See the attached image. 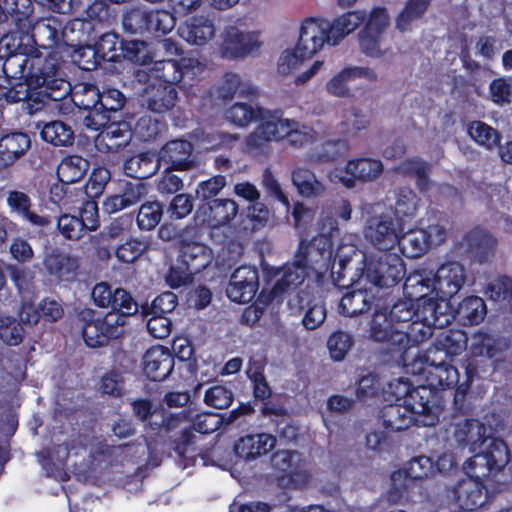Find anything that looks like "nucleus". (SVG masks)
Wrapping results in <instances>:
<instances>
[{"label": "nucleus", "mask_w": 512, "mask_h": 512, "mask_svg": "<svg viewBox=\"0 0 512 512\" xmlns=\"http://www.w3.org/2000/svg\"><path fill=\"white\" fill-rule=\"evenodd\" d=\"M332 256L331 240L326 235H318L310 242L301 241L295 254L298 263L309 269L327 268Z\"/></svg>", "instance_id": "ddd939ff"}, {"label": "nucleus", "mask_w": 512, "mask_h": 512, "mask_svg": "<svg viewBox=\"0 0 512 512\" xmlns=\"http://www.w3.org/2000/svg\"><path fill=\"white\" fill-rule=\"evenodd\" d=\"M147 32L167 34L175 26L174 16L166 10H148Z\"/></svg>", "instance_id": "774afa93"}, {"label": "nucleus", "mask_w": 512, "mask_h": 512, "mask_svg": "<svg viewBox=\"0 0 512 512\" xmlns=\"http://www.w3.org/2000/svg\"><path fill=\"white\" fill-rule=\"evenodd\" d=\"M30 147V139L25 133L15 132L0 138V167L14 164Z\"/></svg>", "instance_id": "cd10ccee"}, {"label": "nucleus", "mask_w": 512, "mask_h": 512, "mask_svg": "<svg viewBox=\"0 0 512 512\" xmlns=\"http://www.w3.org/2000/svg\"><path fill=\"white\" fill-rule=\"evenodd\" d=\"M41 137L54 146L66 147L73 144L74 132L69 125L57 120L46 123L42 127Z\"/></svg>", "instance_id": "c03bdc74"}, {"label": "nucleus", "mask_w": 512, "mask_h": 512, "mask_svg": "<svg viewBox=\"0 0 512 512\" xmlns=\"http://www.w3.org/2000/svg\"><path fill=\"white\" fill-rule=\"evenodd\" d=\"M308 274V269L302 263H298V259L295 257L293 263L287 264L283 268V275L275 283L272 293L274 296H278L292 287H296L301 284Z\"/></svg>", "instance_id": "ea45409f"}, {"label": "nucleus", "mask_w": 512, "mask_h": 512, "mask_svg": "<svg viewBox=\"0 0 512 512\" xmlns=\"http://www.w3.org/2000/svg\"><path fill=\"white\" fill-rule=\"evenodd\" d=\"M73 99L76 105L88 111H100L101 93L93 84L79 85Z\"/></svg>", "instance_id": "bf43d9fd"}, {"label": "nucleus", "mask_w": 512, "mask_h": 512, "mask_svg": "<svg viewBox=\"0 0 512 512\" xmlns=\"http://www.w3.org/2000/svg\"><path fill=\"white\" fill-rule=\"evenodd\" d=\"M420 199L416 193L408 188H400L396 195L395 213L401 218H413L419 208Z\"/></svg>", "instance_id": "4d7b16f0"}, {"label": "nucleus", "mask_w": 512, "mask_h": 512, "mask_svg": "<svg viewBox=\"0 0 512 512\" xmlns=\"http://www.w3.org/2000/svg\"><path fill=\"white\" fill-rule=\"evenodd\" d=\"M31 36L39 47L45 49L53 48L57 44L59 37L57 22L50 19L37 21L32 27Z\"/></svg>", "instance_id": "49530a36"}, {"label": "nucleus", "mask_w": 512, "mask_h": 512, "mask_svg": "<svg viewBox=\"0 0 512 512\" xmlns=\"http://www.w3.org/2000/svg\"><path fill=\"white\" fill-rule=\"evenodd\" d=\"M370 121L366 114L357 107H351L350 110L343 115L340 123L341 131L346 134H357L359 131L367 129Z\"/></svg>", "instance_id": "338daca9"}, {"label": "nucleus", "mask_w": 512, "mask_h": 512, "mask_svg": "<svg viewBox=\"0 0 512 512\" xmlns=\"http://www.w3.org/2000/svg\"><path fill=\"white\" fill-rule=\"evenodd\" d=\"M453 492L459 507L464 510H475L486 501L485 488L482 482L475 479H462Z\"/></svg>", "instance_id": "5701e85b"}, {"label": "nucleus", "mask_w": 512, "mask_h": 512, "mask_svg": "<svg viewBox=\"0 0 512 512\" xmlns=\"http://www.w3.org/2000/svg\"><path fill=\"white\" fill-rule=\"evenodd\" d=\"M373 294L367 290H354L346 293L340 300L339 311L349 317L368 311L371 307Z\"/></svg>", "instance_id": "58836bf2"}, {"label": "nucleus", "mask_w": 512, "mask_h": 512, "mask_svg": "<svg viewBox=\"0 0 512 512\" xmlns=\"http://www.w3.org/2000/svg\"><path fill=\"white\" fill-rule=\"evenodd\" d=\"M89 169V162L81 156L64 158L58 166L57 175L61 182L72 184L80 181Z\"/></svg>", "instance_id": "a19ab883"}, {"label": "nucleus", "mask_w": 512, "mask_h": 512, "mask_svg": "<svg viewBox=\"0 0 512 512\" xmlns=\"http://www.w3.org/2000/svg\"><path fill=\"white\" fill-rule=\"evenodd\" d=\"M43 264L48 274L58 280L72 279L79 267L75 257L55 251L45 255Z\"/></svg>", "instance_id": "2f4dec72"}, {"label": "nucleus", "mask_w": 512, "mask_h": 512, "mask_svg": "<svg viewBox=\"0 0 512 512\" xmlns=\"http://www.w3.org/2000/svg\"><path fill=\"white\" fill-rule=\"evenodd\" d=\"M426 236L419 230H411L407 233L399 235V250L408 258H417L428 250Z\"/></svg>", "instance_id": "8fccbe9b"}, {"label": "nucleus", "mask_w": 512, "mask_h": 512, "mask_svg": "<svg viewBox=\"0 0 512 512\" xmlns=\"http://www.w3.org/2000/svg\"><path fill=\"white\" fill-rule=\"evenodd\" d=\"M32 14L31 0H0V24L11 21L24 31L30 27Z\"/></svg>", "instance_id": "393cba45"}, {"label": "nucleus", "mask_w": 512, "mask_h": 512, "mask_svg": "<svg viewBox=\"0 0 512 512\" xmlns=\"http://www.w3.org/2000/svg\"><path fill=\"white\" fill-rule=\"evenodd\" d=\"M192 151L193 146L189 141L182 139L169 141L159 152V164H167L170 169L188 170L193 165Z\"/></svg>", "instance_id": "dca6fc26"}, {"label": "nucleus", "mask_w": 512, "mask_h": 512, "mask_svg": "<svg viewBox=\"0 0 512 512\" xmlns=\"http://www.w3.org/2000/svg\"><path fill=\"white\" fill-rule=\"evenodd\" d=\"M222 39V53L227 58L246 57L263 44L258 31H244L235 26L226 27Z\"/></svg>", "instance_id": "9d476101"}, {"label": "nucleus", "mask_w": 512, "mask_h": 512, "mask_svg": "<svg viewBox=\"0 0 512 512\" xmlns=\"http://www.w3.org/2000/svg\"><path fill=\"white\" fill-rule=\"evenodd\" d=\"M180 252L191 273L201 272L212 260L210 248L197 240L194 228L185 229L180 235Z\"/></svg>", "instance_id": "f8f14e48"}, {"label": "nucleus", "mask_w": 512, "mask_h": 512, "mask_svg": "<svg viewBox=\"0 0 512 512\" xmlns=\"http://www.w3.org/2000/svg\"><path fill=\"white\" fill-rule=\"evenodd\" d=\"M182 420L192 421L193 429L202 434H208L220 428V415L214 413H202L193 416L189 408L178 415Z\"/></svg>", "instance_id": "5fc2aeb1"}, {"label": "nucleus", "mask_w": 512, "mask_h": 512, "mask_svg": "<svg viewBox=\"0 0 512 512\" xmlns=\"http://www.w3.org/2000/svg\"><path fill=\"white\" fill-rule=\"evenodd\" d=\"M453 314L471 325L478 324L486 315V305L482 298L470 296L463 299Z\"/></svg>", "instance_id": "a18cd8bd"}, {"label": "nucleus", "mask_w": 512, "mask_h": 512, "mask_svg": "<svg viewBox=\"0 0 512 512\" xmlns=\"http://www.w3.org/2000/svg\"><path fill=\"white\" fill-rule=\"evenodd\" d=\"M405 291L409 296L416 298L415 313L417 319L426 321V323L440 329L449 325L454 319V314L446 299L428 297L429 291H421L420 287Z\"/></svg>", "instance_id": "39448f33"}, {"label": "nucleus", "mask_w": 512, "mask_h": 512, "mask_svg": "<svg viewBox=\"0 0 512 512\" xmlns=\"http://www.w3.org/2000/svg\"><path fill=\"white\" fill-rule=\"evenodd\" d=\"M466 282L464 266L457 261H448L440 265L435 274L415 273L405 281V290L421 288L434 292L438 297L448 299L456 295Z\"/></svg>", "instance_id": "f257e3e1"}, {"label": "nucleus", "mask_w": 512, "mask_h": 512, "mask_svg": "<svg viewBox=\"0 0 512 512\" xmlns=\"http://www.w3.org/2000/svg\"><path fill=\"white\" fill-rule=\"evenodd\" d=\"M159 166L158 157L153 153H141L125 160L123 170L129 177L145 179L154 175Z\"/></svg>", "instance_id": "72a5a7b5"}, {"label": "nucleus", "mask_w": 512, "mask_h": 512, "mask_svg": "<svg viewBox=\"0 0 512 512\" xmlns=\"http://www.w3.org/2000/svg\"><path fill=\"white\" fill-rule=\"evenodd\" d=\"M403 385L405 395L403 404L408 407L414 416L415 424L419 426H434L438 421L437 414L433 411L431 405V390L422 386L409 390L407 382H399Z\"/></svg>", "instance_id": "9b49d317"}, {"label": "nucleus", "mask_w": 512, "mask_h": 512, "mask_svg": "<svg viewBox=\"0 0 512 512\" xmlns=\"http://www.w3.org/2000/svg\"><path fill=\"white\" fill-rule=\"evenodd\" d=\"M437 347L443 348L451 357L460 354L467 345V336L461 330H447L436 337Z\"/></svg>", "instance_id": "13d9d810"}, {"label": "nucleus", "mask_w": 512, "mask_h": 512, "mask_svg": "<svg viewBox=\"0 0 512 512\" xmlns=\"http://www.w3.org/2000/svg\"><path fill=\"white\" fill-rule=\"evenodd\" d=\"M154 83L164 85H175L182 79L183 72L176 60H161L153 64Z\"/></svg>", "instance_id": "864d4df0"}, {"label": "nucleus", "mask_w": 512, "mask_h": 512, "mask_svg": "<svg viewBox=\"0 0 512 512\" xmlns=\"http://www.w3.org/2000/svg\"><path fill=\"white\" fill-rule=\"evenodd\" d=\"M24 65L25 75L23 79H28L30 86L43 89L42 92L54 100L61 99L68 94L70 85L58 77V69L54 59L41 60L39 57H33L28 58ZM16 79H22V77Z\"/></svg>", "instance_id": "f03ea898"}, {"label": "nucleus", "mask_w": 512, "mask_h": 512, "mask_svg": "<svg viewBox=\"0 0 512 512\" xmlns=\"http://www.w3.org/2000/svg\"><path fill=\"white\" fill-rule=\"evenodd\" d=\"M384 166L381 160L374 158H360L347 163L345 171L335 169L328 175L332 183H341L347 188L355 186V181L373 182L383 173Z\"/></svg>", "instance_id": "0eeeda50"}, {"label": "nucleus", "mask_w": 512, "mask_h": 512, "mask_svg": "<svg viewBox=\"0 0 512 512\" xmlns=\"http://www.w3.org/2000/svg\"><path fill=\"white\" fill-rule=\"evenodd\" d=\"M360 51L370 58L381 59L391 53L389 48L382 46L383 35L360 29L357 33Z\"/></svg>", "instance_id": "09e8293b"}, {"label": "nucleus", "mask_w": 512, "mask_h": 512, "mask_svg": "<svg viewBox=\"0 0 512 512\" xmlns=\"http://www.w3.org/2000/svg\"><path fill=\"white\" fill-rule=\"evenodd\" d=\"M363 235L378 251L393 250L399 241L394 220L388 214L370 216L365 223Z\"/></svg>", "instance_id": "1a4fd4ad"}, {"label": "nucleus", "mask_w": 512, "mask_h": 512, "mask_svg": "<svg viewBox=\"0 0 512 512\" xmlns=\"http://www.w3.org/2000/svg\"><path fill=\"white\" fill-rule=\"evenodd\" d=\"M7 205L12 211L21 215L35 226L45 227L50 224L49 218L40 216L30 210L31 200L24 192L16 190L9 191L7 194Z\"/></svg>", "instance_id": "4c0bfd02"}, {"label": "nucleus", "mask_w": 512, "mask_h": 512, "mask_svg": "<svg viewBox=\"0 0 512 512\" xmlns=\"http://www.w3.org/2000/svg\"><path fill=\"white\" fill-rule=\"evenodd\" d=\"M238 204L229 198L214 199L201 205L196 212V219L208 227H220L230 223L238 214Z\"/></svg>", "instance_id": "2eb2a0df"}, {"label": "nucleus", "mask_w": 512, "mask_h": 512, "mask_svg": "<svg viewBox=\"0 0 512 512\" xmlns=\"http://www.w3.org/2000/svg\"><path fill=\"white\" fill-rule=\"evenodd\" d=\"M433 328L435 326L426 323V321L414 318L405 329H400V332L394 335L397 350H403L404 353L408 352L407 350L412 346L430 338L433 335Z\"/></svg>", "instance_id": "a878e982"}, {"label": "nucleus", "mask_w": 512, "mask_h": 512, "mask_svg": "<svg viewBox=\"0 0 512 512\" xmlns=\"http://www.w3.org/2000/svg\"><path fill=\"white\" fill-rule=\"evenodd\" d=\"M19 43L12 35H6L0 39V58H5L3 72L11 78L16 79L25 75V61L22 55H17Z\"/></svg>", "instance_id": "bb28decb"}, {"label": "nucleus", "mask_w": 512, "mask_h": 512, "mask_svg": "<svg viewBox=\"0 0 512 512\" xmlns=\"http://www.w3.org/2000/svg\"><path fill=\"white\" fill-rule=\"evenodd\" d=\"M381 418L386 429L399 432L408 429L415 419L404 404H391L382 409Z\"/></svg>", "instance_id": "c9c22d12"}, {"label": "nucleus", "mask_w": 512, "mask_h": 512, "mask_svg": "<svg viewBox=\"0 0 512 512\" xmlns=\"http://www.w3.org/2000/svg\"><path fill=\"white\" fill-rule=\"evenodd\" d=\"M291 180L302 197L315 198L325 193V185L317 179L313 171L305 167L295 165L291 172Z\"/></svg>", "instance_id": "7c9ffc66"}, {"label": "nucleus", "mask_w": 512, "mask_h": 512, "mask_svg": "<svg viewBox=\"0 0 512 512\" xmlns=\"http://www.w3.org/2000/svg\"><path fill=\"white\" fill-rule=\"evenodd\" d=\"M121 45L125 59L139 65H146L151 61L150 51L145 41L134 39L124 41Z\"/></svg>", "instance_id": "0e129e2a"}, {"label": "nucleus", "mask_w": 512, "mask_h": 512, "mask_svg": "<svg viewBox=\"0 0 512 512\" xmlns=\"http://www.w3.org/2000/svg\"><path fill=\"white\" fill-rule=\"evenodd\" d=\"M470 348L476 356L493 358L509 348V341L480 331L473 334Z\"/></svg>", "instance_id": "f704fd0d"}, {"label": "nucleus", "mask_w": 512, "mask_h": 512, "mask_svg": "<svg viewBox=\"0 0 512 512\" xmlns=\"http://www.w3.org/2000/svg\"><path fill=\"white\" fill-rule=\"evenodd\" d=\"M177 96V90L173 85L153 82L145 91L144 102L152 112L164 113L175 106Z\"/></svg>", "instance_id": "412c9836"}, {"label": "nucleus", "mask_w": 512, "mask_h": 512, "mask_svg": "<svg viewBox=\"0 0 512 512\" xmlns=\"http://www.w3.org/2000/svg\"><path fill=\"white\" fill-rule=\"evenodd\" d=\"M425 375L427 385L432 389H450L459 383V372L450 363L426 368Z\"/></svg>", "instance_id": "e433bc0d"}, {"label": "nucleus", "mask_w": 512, "mask_h": 512, "mask_svg": "<svg viewBox=\"0 0 512 512\" xmlns=\"http://www.w3.org/2000/svg\"><path fill=\"white\" fill-rule=\"evenodd\" d=\"M162 206L158 201L143 203L137 215V224L141 230L149 231L155 228L161 221Z\"/></svg>", "instance_id": "680f3d73"}, {"label": "nucleus", "mask_w": 512, "mask_h": 512, "mask_svg": "<svg viewBox=\"0 0 512 512\" xmlns=\"http://www.w3.org/2000/svg\"><path fill=\"white\" fill-rule=\"evenodd\" d=\"M497 240L489 232L474 228L465 232L455 244L458 255L466 256L480 264L494 257Z\"/></svg>", "instance_id": "423d86ee"}, {"label": "nucleus", "mask_w": 512, "mask_h": 512, "mask_svg": "<svg viewBox=\"0 0 512 512\" xmlns=\"http://www.w3.org/2000/svg\"><path fill=\"white\" fill-rule=\"evenodd\" d=\"M258 289V271L251 266H241L231 275L226 288L228 298L236 303L250 302Z\"/></svg>", "instance_id": "4468645a"}, {"label": "nucleus", "mask_w": 512, "mask_h": 512, "mask_svg": "<svg viewBox=\"0 0 512 512\" xmlns=\"http://www.w3.org/2000/svg\"><path fill=\"white\" fill-rule=\"evenodd\" d=\"M348 148V143L344 140L327 141L313 148L308 155V160L317 163L332 162L343 156Z\"/></svg>", "instance_id": "603ef678"}, {"label": "nucleus", "mask_w": 512, "mask_h": 512, "mask_svg": "<svg viewBox=\"0 0 512 512\" xmlns=\"http://www.w3.org/2000/svg\"><path fill=\"white\" fill-rule=\"evenodd\" d=\"M379 251L366 265V275L371 283L380 287H391L405 275V265L402 258L391 252Z\"/></svg>", "instance_id": "20e7f679"}, {"label": "nucleus", "mask_w": 512, "mask_h": 512, "mask_svg": "<svg viewBox=\"0 0 512 512\" xmlns=\"http://www.w3.org/2000/svg\"><path fill=\"white\" fill-rule=\"evenodd\" d=\"M259 119L261 120L259 126L273 141L285 138V136L295 126L294 120L282 118L281 116L268 111L263 112V110L261 111Z\"/></svg>", "instance_id": "37998d69"}, {"label": "nucleus", "mask_w": 512, "mask_h": 512, "mask_svg": "<svg viewBox=\"0 0 512 512\" xmlns=\"http://www.w3.org/2000/svg\"><path fill=\"white\" fill-rule=\"evenodd\" d=\"M143 368L151 380L163 381L174 368V357L162 346L152 347L144 354Z\"/></svg>", "instance_id": "f3484780"}, {"label": "nucleus", "mask_w": 512, "mask_h": 512, "mask_svg": "<svg viewBox=\"0 0 512 512\" xmlns=\"http://www.w3.org/2000/svg\"><path fill=\"white\" fill-rule=\"evenodd\" d=\"M365 20V10H354L343 13L329 22L332 46L337 45L350 33L354 32Z\"/></svg>", "instance_id": "473e14b6"}, {"label": "nucleus", "mask_w": 512, "mask_h": 512, "mask_svg": "<svg viewBox=\"0 0 512 512\" xmlns=\"http://www.w3.org/2000/svg\"><path fill=\"white\" fill-rule=\"evenodd\" d=\"M362 24V30L384 35L390 26V15L385 7H374L369 12L365 11Z\"/></svg>", "instance_id": "e2e57ef3"}, {"label": "nucleus", "mask_w": 512, "mask_h": 512, "mask_svg": "<svg viewBox=\"0 0 512 512\" xmlns=\"http://www.w3.org/2000/svg\"><path fill=\"white\" fill-rule=\"evenodd\" d=\"M179 34L188 43L201 46L214 37L215 26L208 17L195 16L179 28Z\"/></svg>", "instance_id": "b1692460"}, {"label": "nucleus", "mask_w": 512, "mask_h": 512, "mask_svg": "<svg viewBox=\"0 0 512 512\" xmlns=\"http://www.w3.org/2000/svg\"><path fill=\"white\" fill-rule=\"evenodd\" d=\"M467 133L472 140L487 150L498 147L501 134L495 128L482 121H472L467 125Z\"/></svg>", "instance_id": "79ce46f5"}, {"label": "nucleus", "mask_w": 512, "mask_h": 512, "mask_svg": "<svg viewBox=\"0 0 512 512\" xmlns=\"http://www.w3.org/2000/svg\"><path fill=\"white\" fill-rule=\"evenodd\" d=\"M148 194V187L144 183H129L124 192L114 195L104 202L105 210L108 213H115L120 210L132 207L142 202Z\"/></svg>", "instance_id": "c756f323"}, {"label": "nucleus", "mask_w": 512, "mask_h": 512, "mask_svg": "<svg viewBox=\"0 0 512 512\" xmlns=\"http://www.w3.org/2000/svg\"><path fill=\"white\" fill-rule=\"evenodd\" d=\"M509 461V451L502 440L490 439L486 449L468 459L463 469L468 479L482 482L492 472H499Z\"/></svg>", "instance_id": "7ed1b4c3"}, {"label": "nucleus", "mask_w": 512, "mask_h": 512, "mask_svg": "<svg viewBox=\"0 0 512 512\" xmlns=\"http://www.w3.org/2000/svg\"><path fill=\"white\" fill-rule=\"evenodd\" d=\"M486 295L491 300L502 302L512 308V279L499 277L491 281L487 286Z\"/></svg>", "instance_id": "69168bd1"}, {"label": "nucleus", "mask_w": 512, "mask_h": 512, "mask_svg": "<svg viewBox=\"0 0 512 512\" xmlns=\"http://www.w3.org/2000/svg\"><path fill=\"white\" fill-rule=\"evenodd\" d=\"M148 10L141 7H132L122 15V25L126 32L142 34L148 29Z\"/></svg>", "instance_id": "052dcab7"}, {"label": "nucleus", "mask_w": 512, "mask_h": 512, "mask_svg": "<svg viewBox=\"0 0 512 512\" xmlns=\"http://www.w3.org/2000/svg\"><path fill=\"white\" fill-rule=\"evenodd\" d=\"M262 109L245 102H236L225 111V118L238 127H246L259 119Z\"/></svg>", "instance_id": "de8ad7c7"}, {"label": "nucleus", "mask_w": 512, "mask_h": 512, "mask_svg": "<svg viewBox=\"0 0 512 512\" xmlns=\"http://www.w3.org/2000/svg\"><path fill=\"white\" fill-rule=\"evenodd\" d=\"M329 21L319 18L305 19L300 28L296 50L302 56L311 58L325 43L332 45Z\"/></svg>", "instance_id": "6e6552de"}, {"label": "nucleus", "mask_w": 512, "mask_h": 512, "mask_svg": "<svg viewBox=\"0 0 512 512\" xmlns=\"http://www.w3.org/2000/svg\"><path fill=\"white\" fill-rule=\"evenodd\" d=\"M257 88L250 82L243 80L238 74L228 72L213 88L215 97L230 100L236 94L239 97H253L257 95Z\"/></svg>", "instance_id": "4be33fe9"}, {"label": "nucleus", "mask_w": 512, "mask_h": 512, "mask_svg": "<svg viewBox=\"0 0 512 512\" xmlns=\"http://www.w3.org/2000/svg\"><path fill=\"white\" fill-rule=\"evenodd\" d=\"M276 445V438L268 433L251 434L241 437L235 444L236 454L245 460H254L267 454Z\"/></svg>", "instance_id": "6ab92c4d"}, {"label": "nucleus", "mask_w": 512, "mask_h": 512, "mask_svg": "<svg viewBox=\"0 0 512 512\" xmlns=\"http://www.w3.org/2000/svg\"><path fill=\"white\" fill-rule=\"evenodd\" d=\"M431 0H408L399 12L395 25L401 32L408 31L414 21L425 14Z\"/></svg>", "instance_id": "3c124183"}, {"label": "nucleus", "mask_w": 512, "mask_h": 512, "mask_svg": "<svg viewBox=\"0 0 512 512\" xmlns=\"http://www.w3.org/2000/svg\"><path fill=\"white\" fill-rule=\"evenodd\" d=\"M409 352L403 355V363L408 371L412 374L422 375L426 368L441 366L449 363L448 358L451 357L443 348L437 347L436 341L425 352L417 351L409 360Z\"/></svg>", "instance_id": "a211bd4d"}, {"label": "nucleus", "mask_w": 512, "mask_h": 512, "mask_svg": "<svg viewBox=\"0 0 512 512\" xmlns=\"http://www.w3.org/2000/svg\"><path fill=\"white\" fill-rule=\"evenodd\" d=\"M485 432V426L479 421L461 419L454 423L453 437L460 446L469 447L473 452L479 445L489 442Z\"/></svg>", "instance_id": "aec40b11"}, {"label": "nucleus", "mask_w": 512, "mask_h": 512, "mask_svg": "<svg viewBox=\"0 0 512 512\" xmlns=\"http://www.w3.org/2000/svg\"><path fill=\"white\" fill-rule=\"evenodd\" d=\"M100 136L110 149H118L129 144L132 133L127 123H111L102 130Z\"/></svg>", "instance_id": "6e6d98bb"}, {"label": "nucleus", "mask_w": 512, "mask_h": 512, "mask_svg": "<svg viewBox=\"0 0 512 512\" xmlns=\"http://www.w3.org/2000/svg\"><path fill=\"white\" fill-rule=\"evenodd\" d=\"M400 332V328L396 327L387 314V310L376 311L370 322L369 339L386 343L391 349H397V342L394 335Z\"/></svg>", "instance_id": "c85d7f7f"}]
</instances>
